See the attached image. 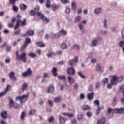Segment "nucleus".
Masks as SVG:
<instances>
[{
    "label": "nucleus",
    "instance_id": "obj_38",
    "mask_svg": "<svg viewBox=\"0 0 124 124\" xmlns=\"http://www.w3.org/2000/svg\"><path fill=\"white\" fill-rule=\"evenodd\" d=\"M52 72L54 76H58V73H57V68H53Z\"/></svg>",
    "mask_w": 124,
    "mask_h": 124
},
{
    "label": "nucleus",
    "instance_id": "obj_20",
    "mask_svg": "<svg viewBox=\"0 0 124 124\" xmlns=\"http://www.w3.org/2000/svg\"><path fill=\"white\" fill-rule=\"evenodd\" d=\"M62 97L61 96L56 97L54 99V102H55V103H59V102L62 101Z\"/></svg>",
    "mask_w": 124,
    "mask_h": 124
},
{
    "label": "nucleus",
    "instance_id": "obj_18",
    "mask_svg": "<svg viewBox=\"0 0 124 124\" xmlns=\"http://www.w3.org/2000/svg\"><path fill=\"white\" fill-rule=\"evenodd\" d=\"M33 33H34V31L33 30H29L27 31V34H24L23 36H26V35H30L31 36V35H33Z\"/></svg>",
    "mask_w": 124,
    "mask_h": 124
},
{
    "label": "nucleus",
    "instance_id": "obj_2",
    "mask_svg": "<svg viewBox=\"0 0 124 124\" xmlns=\"http://www.w3.org/2000/svg\"><path fill=\"white\" fill-rule=\"evenodd\" d=\"M124 80V76H121L120 77H118V76L115 75L112 77V79L110 80V83L113 85V86H117L118 83H121L123 82Z\"/></svg>",
    "mask_w": 124,
    "mask_h": 124
},
{
    "label": "nucleus",
    "instance_id": "obj_10",
    "mask_svg": "<svg viewBox=\"0 0 124 124\" xmlns=\"http://www.w3.org/2000/svg\"><path fill=\"white\" fill-rule=\"evenodd\" d=\"M8 99H9V107H10L11 108H12V107H14V106L15 105L16 103H14V101H13V99L9 97L8 98Z\"/></svg>",
    "mask_w": 124,
    "mask_h": 124
},
{
    "label": "nucleus",
    "instance_id": "obj_64",
    "mask_svg": "<svg viewBox=\"0 0 124 124\" xmlns=\"http://www.w3.org/2000/svg\"><path fill=\"white\" fill-rule=\"evenodd\" d=\"M5 63H9L10 62V58H7L5 61Z\"/></svg>",
    "mask_w": 124,
    "mask_h": 124
},
{
    "label": "nucleus",
    "instance_id": "obj_57",
    "mask_svg": "<svg viewBox=\"0 0 124 124\" xmlns=\"http://www.w3.org/2000/svg\"><path fill=\"white\" fill-rule=\"evenodd\" d=\"M113 84H112L111 83L108 84L107 86V88H108V89H112V88H113Z\"/></svg>",
    "mask_w": 124,
    "mask_h": 124
},
{
    "label": "nucleus",
    "instance_id": "obj_47",
    "mask_svg": "<svg viewBox=\"0 0 124 124\" xmlns=\"http://www.w3.org/2000/svg\"><path fill=\"white\" fill-rule=\"evenodd\" d=\"M117 3L116 1L112 0L111 2V6H112V7H116L117 6Z\"/></svg>",
    "mask_w": 124,
    "mask_h": 124
},
{
    "label": "nucleus",
    "instance_id": "obj_62",
    "mask_svg": "<svg viewBox=\"0 0 124 124\" xmlns=\"http://www.w3.org/2000/svg\"><path fill=\"white\" fill-rule=\"evenodd\" d=\"M9 90H10V86L7 85L4 91L7 93V92H9Z\"/></svg>",
    "mask_w": 124,
    "mask_h": 124
},
{
    "label": "nucleus",
    "instance_id": "obj_4",
    "mask_svg": "<svg viewBox=\"0 0 124 124\" xmlns=\"http://www.w3.org/2000/svg\"><path fill=\"white\" fill-rule=\"evenodd\" d=\"M26 56H27L26 52H23L19 56L17 60L19 61L22 60L23 62H27V58H26Z\"/></svg>",
    "mask_w": 124,
    "mask_h": 124
},
{
    "label": "nucleus",
    "instance_id": "obj_36",
    "mask_svg": "<svg viewBox=\"0 0 124 124\" xmlns=\"http://www.w3.org/2000/svg\"><path fill=\"white\" fill-rule=\"evenodd\" d=\"M96 69L97 71H100L101 72H103V68L100 67V65H97L96 67Z\"/></svg>",
    "mask_w": 124,
    "mask_h": 124
},
{
    "label": "nucleus",
    "instance_id": "obj_28",
    "mask_svg": "<svg viewBox=\"0 0 124 124\" xmlns=\"http://www.w3.org/2000/svg\"><path fill=\"white\" fill-rule=\"evenodd\" d=\"M103 27L104 29H107V28H108V24H107V20L105 19L103 22Z\"/></svg>",
    "mask_w": 124,
    "mask_h": 124
},
{
    "label": "nucleus",
    "instance_id": "obj_26",
    "mask_svg": "<svg viewBox=\"0 0 124 124\" xmlns=\"http://www.w3.org/2000/svg\"><path fill=\"white\" fill-rule=\"evenodd\" d=\"M54 91H55V87H54L53 86H51L47 91L48 93H54Z\"/></svg>",
    "mask_w": 124,
    "mask_h": 124
},
{
    "label": "nucleus",
    "instance_id": "obj_9",
    "mask_svg": "<svg viewBox=\"0 0 124 124\" xmlns=\"http://www.w3.org/2000/svg\"><path fill=\"white\" fill-rule=\"evenodd\" d=\"M97 42H98V38L93 39L91 42V47H95L97 45Z\"/></svg>",
    "mask_w": 124,
    "mask_h": 124
},
{
    "label": "nucleus",
    "instance_id": "obj_42",
    "mask_svg": "<svg viewBox=\"0 0 124 124\" xmlns=\"http://www.w3.org/2000/svg\"><path fill=\"white\" fill-rule=\"evenodd\" d=\"M36 14L37 15V16L38 17H40V18H41V19H42L43 17H44V15H43L42 13H41V12H37Z\"/></svg>",
    "mask_w": 124,
    "mask_h": 124
},
{
    "label": "nucleus",
    "instance_id": "obj_30",
    "mask_svg": "<svg viewBox=\"0 0 124 124\" xmlns=\"http://www.w3.org/2000/svg\"><path fill=\"white\" fill-rule=\"evenodd\" d=\"M28 84L27 83H23V85L21 86V88L24 90V91H26V90H27Z\"/></svg>",
    "mask_w": 124,
    "mask_h": 124
},
{
    "label": "nucleus",
    "instance_id": "obj_50",
    "mask_svg": "<svg viewBox=\"0 0 124 124\" xmlns=\"http://www.w3.org/2000/svg\"><path fill=\"white\" fill-rule=\"evenodd\" d=\"M119 47H122V48H123V47H124V41H121L118 44Z\"/></svg>",
    "mask_w": 124,
    "mask_h": 124
},
{
    "label": "nucleus",
    "instance_id": "obj_3",
    "mask_svg": "<svg viewBox=\"0 0 124 124\" xmlns=\"http://www.w3.org/2000/svg\"><path fill=\"white\" fill-rule=\"evenodd\" d=\"M29 93H28L26 95H23L22 96H17L16 98V100H20L21 102H26L27 100L29 99Z\"/></svg>",
    "mask_w": 124,
    "mask_h": 124
},
{
    "label": "nucleus",
    "instance_id": "obj_19",
    "mask_svg": "<svg viewBox=\"0 0 124 124\" xmlns=\"http://www.w3.org/2000/svg\"><path fill=\"white\" fill-rule=\"evenodd\" d=\"M81 108L82 110H85L86 111H89V110H91V107H90L88 105H83Z\"/></svg>",
    "mask_w": 124,
    "mask_h": 124
},
{
    "label": "nucleus",
    "instance_id": "obj_23",
    "mask_svg": "<svg viewBox=\"0 0 124 124\" xmlns=\"http://www.w3.org/2000/svg\"><path fill=\"white\" fill-rule=\"evenodd\" d=\"M102 10H101V8L100 7H98V8H96L94 9V14H99V13H101Z\"/></svg>",
    "mask_w": 124,
    "mask_h": 124
},
{
    "label": "nucleus",
    "instance_id": "obj_46",
    "mask_svg": "<svg viewBox=\"0 0 124 124\" xmlns=\"http://www.w3.org/2000/svg\"><path fill=\"white\" fill-rule=\"evenodd\" d=\"M97 62V60H96L95 58H92L90 61L91 63H92L93 64H94V63H96Z\"/></svg>",
    "mask_w": 124,
    "mask_h": 124
},
{
    "label": "nucleus",
    "instance_id": "obj_16",
    "mask_svg": "<svg viewBox=\"0 0 124 124\" xmlns=\"http://www.w3.org/2000/svg\"><path fill=\"white\" fill-rule=\"evenodd\" d=\"M59 120L60 124H65V121H66V120H65V119H64L63 117L61 115L59 116Z\"/></svg>",
    "mask_w": 124,
    "mask_h": 124
},
{
    "label": "nucleus",
    "instance_id": "obj_41",
    "mask_svg": "<svg viewBox=\"0 0 124 124\" xmlns=\"http://www.w3.org/2000/svg\"><path fill=\"white\" fill-rule=\"evenodd\" d=\"M71 8L72 10H76V4L75 3V2H72Z\"/></svg>",
    "mask_w": 124,
    "mask_h": 124
},
{
    "label": "nucleus",
    "instance_id": "obj_60",
    "mask_svg": "<svg viewBox=\"0 0 124 124\" xmlns=\"http://www.w3.org/2000/svg\"><path fill=\"white\" fill-rule=\"evenodd\" d=\"M35 114V110L32 109L29 112L30 115H34Z\"/></svg>",
    "mask_w": 124,
    "mask_h": 124
},
{
    "label": "nucleus",
    "instance_id": "obj_32",
    "mask_svg": "<svg viewBox=\"0 0 124 124\" xmlns=\"http://www.w3.org/2000/svg\"><path fill=\"white\" fill-rule=\"evenodd\" d=\"M46 6L47 8H50L51 7V0H46Z\"/></svg>",
    "mask_w": 124,
    "mask_h": 124
},
{
    "label": "nucleus",
    "instance_id": "obj_43",
    "mask_svg": "<svg viewBox=\"0 0 124 124\" xmlns=\"http://www.w3.org/2000/svg\"><path fill=\"white\" fill-rule=\"evenodd\" d=\"M69 63L70 66H74V64L75 63V62H74V60L71 59L69 61Z\"/></svg>",
    "mask_w": 124,
    "mask_h": 124
},
{
    "label": "nucleus",
    "instance_id": "obj_22",
    "mask_svg": "<svg viewBox=\"0 0 124 124\" xmlns=\"http://www.w3.org/2000/svg\"><path fill=\"white\" fill-rule=\"evenodd\" d=\"M60 48H61L62 50H65L67 48V45H66L65 43H62L60 45Z\"/></svg>",
    "mask_w": 124,
    "mask_h": 124
},
{
    "label": "nucleus",
    "instance_id": "obj_24",
    "mask_svg": "<svg viewBox=\"0 0 124 124\" xmlns=\"http://www.w3.org/2000/svg\"><path fill=\"white\" fill-rule=\"evenodd\" d=\"M103 108H104V107L103 106L101 107H99V106L97 107V109L96 112V116H98V115H99V113H100V110H103Z\"/></svg>",
    "mask_w": 124,
    "mask_h": 124
},
{
    "label": "nucleus",
    "instance_id": "obj_54",
    "mask_svg": "<svg viewBox=\"0 0 124 124\" xmlns=\"http://www.w3.org/2000/svg\"><path fill=\"white\" fill-rule=\"evenodd\" d=\"M121 34L123 39H124V28L121 31Z\"/></svg>",
    "mask_w": 124,
    "mask_h": 124
},
{
    "label": "nucleus",
    "instance_id": "obj_21",
    "mask_svg": "<svg viewBox=\"0 0 124 124\" xmlns=\"http://www.w3.org/2000/svg\"><path fill=\"white\" fill-rule=\"evenodd\" d=\"M1 116L2 119L4 120L7 119V112L6 111H3L1 113Z\"/></svg>",
    "mask_w": 124,
    "mask_h": 124
},
{
    "label": "nucleus",
    "instance_id": "obj_49",
    "mask_svg": "<svg viewBox=\"0 0 124 124\" xmlns=\"http://www.w3.org/2000/svg\"><path fill=\"white\" fill-rule=\"evenodd\" d=\"M55 121V117L54 116H51L48 119V122L49 123H53Z\"/></svg>",
    "mask_w": 124,
    "mask_h": 124
},
{
    "label": "nucleus",
    "instance_id": "obj_51",
    "mask_svg": "<svg viewBox=\"0 0 124 124\" xmlns=\"http://www.w3.org/2000/svg\"><path fill=\"white\" fill-rule=\"evenodd\" d=\"M114 109H112V108H108V114H111V113H112V112H114Z\"/></svg>",
    "mask_w": 124,
    "mask_h": 124
},
{
    "label": "nucleus",
    "instance_id": "obj_33",
    "mask_svg": "<svg viewBox=\"0 0 124 124\" xmlns=\"http://www.w3.org/2000/svg\"><path fill=\"white\" fill-rule=\"evenodd\" d=\"M58 78L59 80H64L65 81L66 77L64 75H60L58 76Z\"/></svg>",
    "mask_w": 124,
    "mask_h": 124
},
{
    "label": "nucleus",
    "instance_id": "obj_44",
    "mask_svg": "<svg viewBox=\"0 0 124 124\" xmlns=\"http://www.w3.org/2000/svg\"><path fill=\"white\" fill-rule=\"evenodd\" d=\"M108 82H109V80L107 78H105L104 79L102 80L103 85H105V84H108Z\"/></svg>",
    "mask_w": 124,
    "mask_h": 124
},
{
    "label": "nucleus",
    "instance_id": "obj_45",
    "mask_svg": "<svg viewBox=\"0 0 124 124\" xmlns=\"http://www.w3.org/2000/svg\"><path fill=\"white\" fill-rule=\"evenodd\" d=\"M78 75L81 77L82 79H86V76L82 73L81 72H78Z\"/></svg>",
    "mask_w": 124,
    "mask_h": 124
},
{
    "label": "nucleus",
    "instance_id": "obj_11",
    "mask_svg": "<svg viewBox=\"0 0 124 124\" xmlns=\"http://www.w3.org/2000/svg\"><path fill=\"white\" fill-rule=\"evenodd\" d=\"M113 112H114V113H116V114H120L121 113H123V112H124V108H115L113 109Z\"/></svg>",
    "mask_w": 124,
    "mask_h": 124
},
{
    "label": "nucleus",
    "instance_id": "obj_31",
    "mask_svg": "<svg viewBox=\"0 0 124 124\" xmlns=\"http://www.w3.org/2000/svg\"><path fill=\"white\" fill-rule=\"evenodd\" d=\"M36 45H38L39 47H45V45H44V43L42 42H36Z\"/></svg>",
    "mask_w": 124,
    "mask_h": 124
},
{
    "label": "nucleus",
    "instance_id": "obj_17",
    "mask_svg": "<svg viewBox=\"0 0 124 124\" xmlns=\"http://www.w3.org/2000/svg\"><path fill=\"white\" fill-rule=\"evenodd\" d=\"M59 34H61L62 35H67V31L66 30L64 29H61L59 31Z\"/></svg>",
    "mask_w": 124,
    "mask_h": 124
},
{
    "label": "nucleus",
    "instance_id": "obj_29",
    "mask_svg": "<svg viewBox=\"0 0 124 124\" xmlns=\"http://www.w3.org/2000/svg\"><path fill=\"white\" fill-rule=\"evenodd\" d=\"M71 49L72 50H79L80 49V46L78 45H74L72 47Z\"/></svg>",
    "mask_w": 124,
    "mask_h": 124
},
{
    "label": "nucleus",
    "instance_id": "obj_53",
    "mask_svg": "<svg viewBox=\"0 0 124 124\" xmlns=\"http://www.w3.org/2000/svg\"><path fill=\"white\" fill-rule=\"evenodd\" d=\"M101 34H103V35H106L107 34V31L105 30H102L101 31Z\"/></svg>",
    "mask_w": 124,
    "mask_h": 124
},
{
    "label": "nucleus",
    "instance_id": "obj_7",
    "mask_svg": "<svg viewBox=\"0 0 124 124\" xmlns=\"http://www.w3.org/2000/svg\"><path fill=\"white\" fill-rule=\"evenodd\" d=\"M31 74H32V71L31 69L29 68L25 72L22 73V76L26 77V76H30L31 75Z\"/></svg>",
    "mask_w": 124,
    "mask_h": 124
},
{
    "label": "nucleus",
    "instance_id": "obj_27",
    "mask_svg": "<svg viewBox=\"0 0 124 124\" xmlns=\"http://www.w3.org/2000/svg\"><path fill=\"white\" fill-rule=\"evenodd\" d=\"M28 56L29 57H31V58H32L33 59H34V58H36L37 57V55L35 53L33 52H30L28 54Z\"/></svg>",
    "mask_w": 124,
    "mask_h": 124
},
{
    "label": "nucleus",
    "instance_id": "obj_48",
    "mask_svg": "<svg viewBox=\"0 0 124 124\" xmlns=\"http://www.w3.org/2000/svg\"><path fill=\"white\" fill-rule=\"evenodd\" d=\"M62 3L63 4H66V3H69V0H60Z\"/></svg>",
    "mask_w": 124,
    "mask_h": 124
},
{
    "label": "nucleus",
    "instance_id": "obj_5",
    "mask_svg": "<svg viewBox=\"0 0 124 124\" xmlns=\"http://www.w3.org/2000/svg\"><path fill=\"white\" fill-rule=\"evenodd\" d=\"M85 25H87V20H82L78 25V28L80 31H84L85 29Z\"/></svg>",
    "mask_w": 124,
    "mask_h": 124
},
{
    "label": "nucleus",
    "instance_id": "obj_55",
    "mask_svg": "<svg viewBox=\"0 0 124 124\" xmlns=\"http://www.w3.org/2000/svg\"><path fill=\"white\" fill-rule=\"evenodd\" d=\"M55 55V53L54 52H50L47 54L48 58H52V56Z\"/></svg>",
    "mask_w": 124,
    "mask_h": 124
},
{
    "label": "nucleus",
    "instance_id": "obj_15",
    "mask_svg": "<svg viewBox=\"0 0 124 124\" xmlns=\"http://www.w3.org/2000/svg\"><path fill=\"white\" fill-rule=\"evenodd\" d=\"M9 78L11 79V80L16 81V77L14 76V72H11L9 73Z\"/></svg>",
    "mask_w": 124,
    "mask_h": 124
},
{
    "label": "nucleus",
    "instance_id": "obj_59",
    "mask_svg": "<svg viewBox=\"0 0 124 124\" xmlns=\"http://www.w3.org/2000/svg\"><path fill=\"white\" fill-rule=\"evenodd\" d=\"M83 119V115L82 114H78V120L81 121Z\"/></svg>",
    "mask_w": 124,
    "mask_h": 124
},
{
    "label": "nucleus",
    "instance_id": "obj_58",
    "mask_svg": "<svg viewBox=\"0 0 124 124\" xmlns=\"http://www.w3.org/2000/svg\"><path fill=\"white\" fill-rule=\"evenodd\" d=\"M17 1V0H9L10 4H15V2Z\"/></svg>",
    "mask_w": 124,
    "mask_h": 124
},
{
    "label": "nucleus",
    "instance_id": "obj_13",
    "mask_svg": "<svg viewBox=\"0 0 124 124\" xmlns=\"http://www.w3.org/2000/svg\"><path fill=\"white\" fill-rule=\"evenodd\" d=\"M94 96V93L92 92V93H88L87 94V97L89 100H92Z\"/></svg>",
    "mask_w": 124,
    "mask_h": 124
},
{
    "label": "nucleus",
    "instance_id": "obj_56",
    "mask_svg": "<svg viewBox=\"0 0 124 124\" xmlns=\"http://www.w3.org/2000/svg\"><path fill=\"white\" fill-rule=\"evenodd\" d=\"M27 46H28V45L25 43L24 45L21 47V51H24V50H25L26 48H27Z\"/></svg>",
    "mask_w": 124,
    "mask_h": 124
},
{
    "label": "nucleus",
    "instance_id": "obj_37",
    "mask_svg": "<svg viewBox=\"0 0 124 124\" xmlns=\"http://www.w3.org/2000/svg\"><path fill=\"white\" fill-rule=\"evenodd\" d=\"M26 112H23L21 114V117L20 119L21 120V121H24V120L25 119V118H26Z\"/></svg>",
    "mask_w": 124,
    "mask_h": 124
},
{
    "label": "nucleus",
    "instance_id": "obj_6",
    "mask_svg": "<svg viewBox=\"0 0 124 124\" xmlns=\"http://www.w3.org/2000/svg\"><path fill=\"white\" fill-rule=\"evenodd\" d=\"M67 79L68 82L70 83V85H68L66 83H65V86H66V87H70L72 85V84L74 83V79L73 78H72V77L70 76H67Z\"/></svg>",
    "mask_w": 124,
    "mask_h": 124
},
{
    "label": "nucleus",
    "instance_id": "obj_61",
    "mask_svg": "<svg viewBox=\"0 0 124 124\" xmlns=\"http://www.w3.org/2000/svg\"><path fill=\"white\" fill-rule=\"evenodd\" d=\"M29 14H30V15H32V16H33L35 14V12H34V11L33 10H30L29 11Z\"/></svg>",
    "mask_w": 124,
    "mask_h": 124
},
{
    "label": "nucleus",
    "instance_id": "obj_34",
    "mask_svg": "<svg viewBox=\"0 0 124 124\" xmlns=\"http://www.w3.org/2000/svg\"><path fill=\"white\" fill-rule=\"evenodd\" d=\"M27 5H25V4H21L20 5V8L21 10H26V9H27Z\"/></svg>",
    "mask_w": 124,
    "mask_h": 124
},
{
    "label": "nucleus",
    "instance_id": "obj_25",
    "mask_svg": "<svg viewBox=\"0 0 124 124\" xmlns=\"http://www.w3.org/2000/svg\"><path fill=\"white\" fill-rule=\"evenodd\" d=\"M106 121L105 118H101L100 120L97 121V124H105Z\"/></svg>",
    "mask_w": 124,
    "mask_h": 124
},
{
    "label": "nucleus",
    "instance_id": "obj_8",
    "mask_svg": "<svg viewBox=\"0 0 124 124\" xmlns=\"http://www.w3.org/2000/svg\"><path fill=\"white\" fill-rule=\"evenodd\" d=\"M67 73L69 75H75V69L73 67L68 68L67 69Z\"/></svg>",
    "mask_w": 124,
    "mask_h": 124
},
{
    "label": "nucleus",
    "instance_id": "obj_52",
    "mask_svg": "<svg viewBox=\"0 0 124 124\" xmlns=\"http://www.w3.org/2000/svg\"><path fill=\"white\" fill-rule=\"evenodd\" d=\"M25 44H29L31 43V39L30 38H27L25 42Z\"/></svg>",
    "mask_w": 124,
    "mask_h": 124
},
{
    "label": "nucleus",
    "instance_id": "obj_40",
    "mask_svg": "<svg viewBox=\"0 0 124 124\" xmlns=\"http://www.w3.org/2000/svg\"><path fill=\"white\" fill-rule=\"evenodd\" d=\"M12 9L15 12H17L18 10H19V8L16 5H13Z\"/></svg>",
    "mask_w": 124,
    "mask_h": 124
},
{
    "label": "nucleus",
    "instance_id": "obj_35",
    "mask_svg": "<svg viewBox=\"0 0 124 124\" xmlns=\"http://www.w3.org/2000/svg\"><path fill=\"white\" fill-rule=\"evenodd\" d=\"M50 36L52 37V38H56V37H60V35L59 34H55L54 33H50Z\"/></svg>",
    "mask_w": 124,
    "mask_h": 124
},
{
    "label": "nucleus",
    "instance_id": "obj_39",
    "mask_svg": "<svg viewBox=\"0 0 124 124\" xmlns=\"http://www.w3.org/2000/svg\"><path fill=\"white\" fill-rule=\"evenodd\" d=\"M41 19L43 22H46V23H49L50 22V19L44 16Z\"/></svg>",
    "mask_w": 124,
    "mask_h": 124
},
{
    "label": "nucleus",
    "instance_id": "obj_14",
    "mask_svg": "<svg viewBox=\"0 0 124 124\" xmlns=\"http://www.w3.org/2000/svg\"><path fill=\"white\" fill-rule=\"evenodd\" d=\"M51 8L53 11H56V10L60 8V6L56 3H53L51 5Z\"/></svg>",
    "mask_w": 124,
    "mask_h": 124
},
{
    "label": "nucleus",
    "instance_id": "obj_63",
    "mask_svg": "<svg viewBox=\"0 0 124 124\" xmlns=\"http://www.w3.org/2000/svg\"><path fill=\"white\" fill-rule=\"evenodd\" d=\"M65 12L66 13H70V8H68V7H66Z\"/></svg>",
    "mask_w": 124,
    "mask_h": 124
},
{
    "label": "nucleus",
    "instance_id": "obj_1",
    "mask_svg": "<svg viewBox=\"0 0 124 124\" xmlns=\"http://www.w3.org/2000/svg\"><path fill=\"white\" fill-rule=\"evenodd\" d=\"M22 18V16L20 15H18L16 16V18H13L12 19V22L14 23V22H15L16 20H17L16 24V25L15 27V30H16L19 28V26H20V24L21 25H22V26H25L26 25V22H27V20L26 19H24L23 21H21L20 19Z\"/></svg>",
    "mask_w": 124,
    "mask_h": 124
},
{
    "label": "nucleus",
    "instance_id": "obj_12",
    "mask_svg": "<svg viewBox=\"0 0 124 124\" xmlns=\"http://www.w3.org/2000/svg\"><path fill=\"white\" fill-rule=\"evenodd\" d=\"M82 20V16H77L74 18V22L75 23H79L81 22Z\"/></svg>",
    "mask_w": 124,
    "mask_h": 124
}]
</instances>
